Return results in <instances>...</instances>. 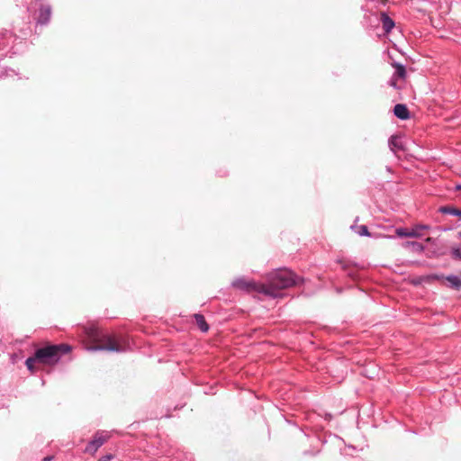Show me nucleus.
<instances>
[{
	"label": "nucleus",
	"mask_w": 461,
	"mask_h": 461,
	"mask_svg": "<svg viewBox=\"0 0 461 461\" xmlns=\"http://www.w3.org/2000/svg\"><path fill=\"white\" fill-rule=\"evenodd\" d=\"M89 345L87 350H107L122 352L129 348V344L124 337H117L98 330L97 328H89L86 330Z\"/></svg>",
	"instance_id": "nucleus-1"
},
{
	"label": "nucleus",
	"mask_w": 461,
	"mask_h": 461,
	"mask_svg": "<svg viewBox=\"0 0 461 461\" xmlns=\"http://www.w3.org/2000/svg\"><path fill=\"white\" fill-rule=\"evenodd\" d=\"M297 284L296 276L286 268L277 269L267 275L261 285V295L271 298L282 296V291Z\"/></svg>",
	"instance_id": "nucleus-2"
},
{
	"label": "nucleus",
	"mask_w": 461,
	"mask_h": 461,
	"mask_svg": "<svg viewBox=\"0 0 461 461\" xmlns=\"http://www.w3.org/2000/svg\"><path fill=\"white\" fill-rule=\"evenodd\" d=\"M70 350L68 345L49 346L36 351L34 357H29L25 364L31 372H35L40 366H52L56 364L62 354Z\"/></svg>",
	"instance_id": "nucleus-3"
},
{
	"label": "nucleus",
	"mask_w": 461,
	"mask_h": 461,
	"mask_svg": "<svg viewBox=\"0 0 461 461\" xmlns=\"http://www.w3.org/2000/svg\"><path fill=\"white\" fill-rule=\"evenodd\" d=\"M110 438V433L107 431H98L95 433L94 438L88 443L86 447V452L95 454L97 449Z\"/></svg>",
	"instance_id": "nucleus-4"
},
{
	"label": "nucleus",
	"mask_w": 461,
	"mask_h": 461,
	"mask_svg": "<svg viewBox=\"0 0 461 461\" xmlns=\"http://www.w3.org/2000/svg\"><path fill=\"white\" fill-rule=\"evenodd\" d=\"M393 66L394 68V73H393V77L391 79V86H393V87H396V80L398 78H404L405 77V76H406V69H405V67L403 65H401V64H398V63H394Z\"/></svg>",
	"instance_id": "nucleus-5"
},
{
	"label": "nucleus",
	"mask_w": 461,
	"mask_h": 461,
	"mask_svg": "<svg viewBox=\"0 0 461 461\" xmlns=\"http://www.w3.org/2000/svg\"><path fill=\"white\" fill-rule=\"evenodd\" d=\"M393 113L397 118L401 120H406L410 117V113L407 106L402 104H398L394 106Z\"/></svg>",
	"instance_id": "nucleus-6"
},
{
	"label": "nucleus",
	"mask_w": 461,
	"mask_h": 461,
	"mask_svg": "<svg viewBox=\"0 0 461 461\" xmlns=\"http://www.w3.org/2000/svg\"><path fill=\"white\" fill-rule=\"evenodd\" d=\"M395 233L398 237H401V238H403V237L404 238H420V237H421V233L416 232V230L411 231L404 228L396 229Z\"/></svg>",
	"instance_id": "nucleus-7"
},
{
	"label": "nucleus",
	"mask_w": 461,
	"mask_h": 461,
	"mask_svg": "<svg viewBox=\"0 0 461 461\" xmlns=\"http://www.w3.org/2000/svg\"><path fill=\"white\" fill-rule=\"evenodd\" d=\"M51 11L50 6H43L41 8L39 23H47L50 18Z\"/></svg>",
	"instance_id": "nucleus-8"
},
{
	"label": "nucleus",
	"mask_w": 461,
	"mask_h": 461,
	"mask_svg": "<svg viewBox=\"0 0 461 461\" xmlns=\"http://www.w3.org/2000/svg\"><path fill=\"white\" fill-rule=\"evenodd\" d=\"M389 146H390V149L393 152H395L397 149H403L402 139L400 137H397V136H393V137L390 138V140H389Z\"/></svg>",
	"instance_id": "nucleus-9"
},
{
	"label": "nucleus",
	"mask_w": 461,
	"mask_h": 461,
	"mask_svg": "<svg viewBox=\"0 0 461 461\" xmlns=\"http://www.w3.org/2000/svg\"><path fill=\"white\" fill-rule=\"evenodd\" d=\"M438 212L443 214H451L454 216H457L461 219V210L451 207V206H441L438 209Z\"/></svg>",
	"instance_id": "nucleus-10"
},
{
	"label": "nucleus",
	"mask_w": 461,
	"mask_h": 461,
	"mask_svg": "<svg viewBox=\"0 0 461 461\" xmlns=\"http://www.w3.org/2000/svg\"><path fill=\"white\" fill-rule=\"evenodd\" d=\"M382 24L385 32H391V30L394 27V22L387 16L385 14H382Z\"/></svg>",
	"instance_id": "nucleus-11"
},
{
	"label": "nucleus",
	"mask_w": 461,
	"mask_h": 461,
	"mask_svg": "<svg viewBox=\"0 0 461 461\" xmlns=\"http://www.w3.org/2000/svg\"><path fill=\"white\" fill-rule=\"evenodd\" d=\"M446 280L449 283V285L452 288L459 290L461 288V278L456 276H448L446 277Z\"/></svg>",
	"instance_id": "nucleus-12"
},
{
	"label": "nucleus",
	"mask_w": 461,
	"mask_h": 461,
	"mask_svg": "<svg viewBox=\"0 0 461 461\" xmlns=\"http://www.w3.org/2000/svg\"><path fill=\"white\" fill-rule=\"evenodd\" d=\"M194 319L197 326L202 331L205 332L208 330L209 327L203 315L195 314Z\"/></svg>",
	"instance_id": "nucleus-13"
},
{
	"label": "nucleus",
	"mask_w": 461,
	"mask_h": 461,
	"mask_svg": "<svg viewBox=\"0 0 461 461\" xmlns=\"http://www.w3.org/2000/svg\"><path fill=\"white\" fill-rule=\"evenodd\" d=\"M232 285L234 287L240 288V289H249V287L252 285L250 283L247 282L243 278H238L232 282Z\"/></svg>",
	"instance_id": "nucleus-14"
},
{
	"label": "nucleus",
	"mask_w": 461,
	"mask_h": 461,
	"mask_svg": "<svg viewBox=\"0 0 461 461\" xmlns=\"http://www.w3.org/2000/svg\"><path fill=\"white\" fill-rule=\"evenodd\" d=\"M404 247H412L413 249H415L416 251H419V252H421L423 251L424 249V247L419 243V242H416V241H407L403 244Z\"/></svg>",
	"instance_id": "nucleus-15"
},
{
	"label": "nucleus",
	"mask_w": 461,
	"mask_h": 461,
	"mask_svg": "<svg viewBox=\"0 0 461 461\" xmlns=\"http://www.w3.org/2000/svg\"><path fill=\"white\" fill-rule=\"evenodd\" d=\"M451 256L454 259L461 260V247H453L451 249Z\"/></svg>",
	"instance_id": "nucleus-16"
},
{
	"label": "nucleus",
	"mask_w": 461,
	"mask_h": 461,
	"mask_svg": "<svg viewBox=\"0 0 461 461\" xmlns=\"http://www.w3.org/2000/svg\"><path fill=\"white\" fill-rule=\"evenodd\" d=\"M357 233L360 235V236H370V233L368 231V229L366 225H360L358 227V231Z\"/></svg>",
	"instance_id": "nucleus-17"
},
{
	"label": "nucleus",
	"mask_w": 461,
	"mask_h": 461,
	"mask_svg": "<svg viewBox=\"0 0 461 461\" xmlns=\"http://www.w3.org/2000/svg\"><path fill=\"white\" fill-rule=\"evenodd\" d=\"M429 227L428 225H424V224H418V225H415L411 230V231H415L416 232H419L420 233V230H428Z\"/></svg>",
	"instance_id": "nucleus-18"
},
{
	"label": "nucleus",
	"mask_w": 461,
	"mask_h": 461,
	"mask_svg": "<svg viewBox=\"0 0 461 461\" xmlns=\"http://www.w3.org/2000/svg\"><path fill=\"white\" fill-rule=\"evenodd\" d=\"M113 458V456L111 454L105 455L102 456L98 461H111Z\"/></svg>",
	"instance_id": "nucleus-19"
},
{
	"label": "nucleus",
	"mask_w": 461,
	"mask_h": 461,
	"mask_svg": "<svg viewBox=\"0 0 461 461\" xmlns=\"http://www.w3.org/2000/svg\"><path fill=\"white\" fill-rule=\"evenodd\" d=\"M52 459V456H46L44 457L43 461H50Z\"/></svg>",
	"instance_id": "nucleus-20"
},
{
	"label": "nucleus",
	"mask_w": 461,
	"mask_h": 461,
	"mask_svg": "<svg viewBox=\"0 0 461 461\" xmlns=\"http://www.w3.org/2000/svg\"><path fill=\"white\" fill-rule=\"evenodd\" d=\"M456 190H459V191H461V185H456Z\"/></svg>",
	"instance_id": "nucleus-21"
},
{
	"label": "nucleus",
	"mask_w": 461,
	"mask_h": 461,
	"mask_svg": "<svg viewBox=\"0 0 461 461\" xmlns=\"http://www.w3.org/2000/svg\"><path fill=\"white\" fill-rule=\"evenodd\" d=\"M459 237L461 238V231L458 233Z\"/></svg>",
	"instance_id": "nucleus-22"
}]
</instances>
